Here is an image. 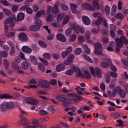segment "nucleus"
<instances>
[{
  "instance_id": "obj_1",
  "label": "nucleus",
  "mask_w": 128,
  "mask_h": 128,
  "mask_svg": "<svg viewBox=\"0 0 128 128\" xmlns=\"http://www.w3.org/2000/svg\"><path fill=\"white\" fill-rule=\"evenodd\" d=\"M14 107L13 103L11 102H5L2 103L0 105L1 111L5 112L7 110H10Z\"/></svg>"
},
{
  "instance_id": "obj_2",
  "label": "nucleus",
  "mask_w": 128,
  "mask_h": 128,
  "mask_svg": "<svg viewBox=\"0 0 128 128\" xmlns=\"http://www.w3.org/2000/svg\"><path fill=\"white\" fill-rule=\"evenodd\" d=\"M58 99L62 102V105L64 106H66V104H71L72 102L73 101L76 102V100L74 99H72L70 98H67L66 96L62 95L58 96L57 97Z\"/></svg>"
},
{
  "instance_id": "obj_3",
  "label": "nucleus",
  "mask_w": 128,
  "mask_h": 128,
  "mask_svg": "<svg viewBox=\"0 0 128 128\" xmlns=\"http://www.w3.org/2000/svg\"><path fill=\"white\" fill-rule=\"evenodd\" d=\"M116 41L117 46L119 48H122L123 46V44L125 45H128V40L125 37L121 36L120 38H116Z\"/></svg>"
},
{
  "instance_id": "obj_4",
  "label": "nucleus",
  "mask_w": 128,
  "mask_h": 128,
  "mask_svg": "<svg viewBox=\"0 0 128 128\" xmlns=\"http://www.w3.org/2000/svg\"><path fill=\"white\" fill-rule=\"evenodd\" d=\"M71 27L77 33H79L78 31L82 34H84L85 33V30L82 27L76 24H72Z\"/></svg>"
},
{
  "instance_id": "obj_5",
  "label": "nucleus",
  "mask_w": 128,
  "mask_h": 128,
  "mask_svg": "<svg viewBox=\"0 0 128 128\" xmlns=\"http://www.w3.org/2000/svg\"><path fill=\"white\" fill-rule=\"evenodd\" d=\"M95 54L96 55L100 54L102 51V45L100 43H97L95 45Z\"/></svg>"
},
{
  "instance_id": "obj_6",
  "label": "nucleus",
  "mask_w": 128,
  "mask_h": 128,
  "mask_svg": "<svg viewBox=\"0 0 128 128\" xmlns=\"http://www.w3.org/2000/svg\"><path fill=\"white\" fill-rule=\"evenodd\" d=\"M82 8L84 10H88L92 12L96 11V9L92 6L89 4L85 3L82 4Z\"/></svg>"
},
{
  "instance_id": "obj_7",
  "label": "nucleus",
  "mask_w": 128,
  "mask_h": 128,
  "mask_svg": "<svg viewBox=\"0 0 128 128\" xmlns=\"http://www.w3.org/2000/svg\"><path fill=\"white\" fill-rule=\"evenodd\" d=\"M38 84L40 88H47L49 86V82L45 80H40L38 82Z\"/></svg>"
},
{
  "instance_id": "obj_8",
  "label": "nucleus",
  "mask_w": 128,
  "mask_h": 128,
  "mask_svg": "<svg viewBox=\"0 0 128 128\" xmlns=\"http://www.w3.org/2000/svg\"><path fill=\"white\" fill-rule=\"evenodd\" d=\"M14 17H10L4 20V23L7 24H10V26L13 28L15 24V22H14Z\"/></svg>"
},
{
  "instance_id": "obj_9",
  "label": "nucleus",
  "mask_w": 128,
  "mask_h": 128,
  "mask_svg": "<svg viewBox=\"0 0 128 128\" xmlns=\"http://www.w3.org/2000/svg\"><path fill=\"white\" fill-rule=\"evenodd\" d=\"M26 101L28 104L34 105H36L38 104V100L33 98H28L26 99Z\"/></svg>"
},
{
  "instance_id": "obj_10",
  "label": "nucleus",
  "mask_w": 128,
  "mask_h": 128,
  "mask_svg": "<svg viewBox=\"0 0 128 128\" xmlns=\"http://www.w3.org/2000/svg\"><path fill=\"white\" fill-rule=\"evenodd\" d=\"M57 38L58 40L62 42H64L66 41V38L65 36L61 34H58L57 35Z\"/></svg>"
},
{
  "instance_id": "obj_11",
  "label": "nucleus",
  "mask_w": 128,
  "mask_h": 128,
  "mask_svg": "<svg viewBox=\"0 0 128 128\" xmlns=\"http://www.w3.org/2000/svg\"><path fill=\"white\" fill-rule=\"evenodd\" d=\"M22 50L24 53L27 54H30L32 52V49L27 46H24L22 48Z\"/></svg>"
},
{
  "instance_id": "obj_12",
  "label": "nucleus",
  "mask_w": 128,
  "mask_h": 128,
  "mask_svg": "<svg viewBox=\"0 0 128 128\" xmlns=\"http://www.w3.org/2000/svg\"><path fill=\"white\" fill-rule=\"evenodd\" d=\"M82 19L84 24L86 25H89L90 23V20L87 16H84L82 17Z\"/></svg>"
},
{
  "instance_id": "obj_13",
  "label": "nucleus",
  "mask_w": 128,
  "mask_h": 128,
  "mask_svg": "<svg viewBox=\"0 0 128 128\" xmlns=\"http://www.w3.org/2000/svg\"><path fill=\"white\" fill-rule=\"evenodd\" d=\"M7 43L11 47L12 49H14L15 48V49H16L17 50H19V46L17 44H16L15 45V46L14 43L12 41L10 40H8L7 41Z\"/></svg>"
},
{
  "instance_id": "obj_14",
  "label": "nucleus",
  "mask_w": 128,
  "mask_h": 128,
  "mask_svg": "<svg viewBox=\"0 0 128 128\" xmlns=\"http://www.w3.org/2000/svg\"><path fill=\"white\" fill-rule=\"evenodd\" d=\"M102 21V17L98 18L96 20L93 21L92 25L93 26H99L100 25Z\"/></svg>"
},
{
  "instance_id": "obj_15",
  "label": "nucleus",
  "mask_w": 128,
  "mask_h": 128,
  "mask_svg": "<svg viewBox=\"0 0 128 128\" xmlns=\"http://www.w3.org/2000/svg\"><path fill=\"white\" fill-rule=\"evenodd\" d=\"M65 66L64 65L62 64L58 65L56 68V70L57 72H60L64 70Z\"/></svg>"
},
{
  "instance_id": "obj_16",
  "label": "nucleus",
  "mask_w": 128,
  "mask_h": 128,
  "mask_svg": "<svg viewBox=\"0 0 128 128\" xmlns=\"http://www.w3.org/2000/svg\"><path fill=\"white\" fill-rule=\"evenodd\" d=\"M19 38L22 41H26L27 40L26 35L24 33H20L19 35Z\"/></svg>"
},
{
  "instance_id": "obj_17",
  "label": "nucleus",
  "mask_w": 128,
  "mask_h": 128,
  "mask_svg": "<svg viewBox=\"0 0 128 128\" xmlns=\"http://www.w3.org/2000/svg\"><path fill=\"white\" fill-rule=\"evenodd\" d=\"M77 6L75 4H70V8L72 13L74 14H76L77 12Z\"/></svg>"
},
{
  "instance_id": "obj_18",
  "label": "nucleus",
  "mask_w": 128,
  "mask_h": 128,
  "mask_svg": "<svg viewBox=\"0 0 128 128\" xmlns=\"http://www.w3.org/2000/svg\"><path fill=\"white\" fill-rule=\"evenodd\" d=\"M118 94L120 97L122 98H125L126 96V92L123 89L120 90V92H119Z\"/></svg>"
},
{
  "instance_id": "obj_19",
  "label": "nucleus",
  "mask_w": 128,
  "mask_h": 128,
  "mask_svg": "<svg viewBox=\"0 0 128 128\" xmlns=\"http://www.w3.org/2000/svg\"><path fill=\"white\" fill-rule=\"evenodd\" d=\"M24 14L22 12L19 13L18 15L17 19L19 21L23 20L24 18Z\"/></svg>"
},
{
  "instance_id": "obj_20",
  "label": "nucleus",
  "mask_w": 128,
  "mask_h": 128,
  "mask_svg": "<svg viewBox=\"0 0 128 128\" xmlns=\"http://www.w3.org/2000/svg\"><path fill=\"white\" fill-rule=\"evenodd\" d=\"M13 98V96L11 95L7 94H3L0 95V98L1 99H11Z\"/></svg>"
},
{
  "instance_id": "obj_21",
  "label": "nucleus",
  "mask_w": 128,
  "mask_h": 128,
  "mask_svg": "<svg viewBox=\"0 0 128 128\" xmlns=\"http://www.w3.org/2000/svg\"><path fill=\"white\" fill-rule=\"evenodd\" d=\"M32 125L33 126L34 128L36 127L39 123V122L36 118H33L32 119Z\"/></svg>"
},
{
  "instance_id": "obj_22",
  "label": "nucleus",
  "mask_w": 128,
  "mask_h": 128,
  "mask_svg": "<svg viewBox=\"0 0 128 128\" xmlns=\"http://www.w3.org/2000/svg\"><path fill=\"white\" fill-rule=\"evenodd\" d=\"M38 66L39 69L41 71L43 72H45L46 68L42 63H38Z\"/></svg>"
},
{
  "instance_id": "obj_23",
  "label": "nucleus",
  "mask_w": 128,
  "mask_h": 128,
  "mask_svg": "<svg viewBox=\"0 0 128 128\" xmlns=\"http://www.w3.org/2000/svg\"><path fill=\"white\" fill-rule=\"evenodd\" d=\"M30 29L32 31L37 32L40 29V28L37 26L35 24V25H33L30 27Z\"/></svg>"
},
{
  "instance_id": "obj_24",
  "label": "nucleus",
  "mask_w": 128,
  "mask_h": 128,
  "mask_svg": "<svg viewBox=\"0 0 128 128\" xmlns=\"http://www.w3.org/2000/svg\"><path fill=\"white\" fill-rule=\"evenodd\" d=\"M96 71L98 76L99 78H101L102 77V74L101 70L98 68H96Z\"/></svg>"
},
{
  "instance_id": "obj_25",
  "label": "nucleus",
  "mask_w": 128,
  "mask_h": 128,
  "mask_svg": "<svg viewBox=\"0 0 128 128\" xmlns=\"http://www.w3.org/2000/svg\"><path fill=\"white\" fill-rule=\"evenodd\" d=\"M52 12L53 14H56L59 12L58 6V5L56 4L52 10Z\"/></svg>"
},
{
  "instance_id": "obj_26",
  "label": "nucleus",
  "mask_w": 128,
  "mask_h": 128,
  "mask_svg": "<svg viewBox=\"0 0 128 128\" xmlns=\"http://www.w3.org/2000/svg\"><path fill=\"white\" fill-rule=\"evenodd\" d=\"M118 10L117 6L115 4L113 5L111 10V14L113 15L116 14Z\"/></svg>"
},
{
  "instance_id": "obj_27",
  "label": "nucleus",
  "mask_w": 128,
  "mask_h": 128,
  "mask_svg": "<svg viewBox=\"0 0 128 128\" xmlns=\"http://www.w3.org/2000/svg\"><path fill=\"white\" fill-rule=\"evenodd\" d=\"M22 68L25 70H27L28 68L29 64L26 61H24L22 62Z\"/></svg>"
},
{
  "instance_id": "obj_28",
  "label": "nucleus",
  "mask_w": 128,
  "mask_h": 128,
  "mask_svg": "<svg viewBox=\"0 0 128 128\" xmlns=\"http://www.w3.org/2000/svg\"><path fill=\"white\" fill-rule=\"evenodd\" d=\"M30 60L32 62L34 65L37 64V60L36 58L33 56H31L30 57Z\"/></svg>"
},
{
  "instance_id": "obj_29",
  "label": "nucleus",
  "mask_w": 128,
  "mask_h": 128,
  "mask_svg": "<svg viewBox=\"0 0 128 128\" xmlns=\"http://www.w3.org/2000/svg\"><path fill=\"white\" fill-rule=\"evenodd\" d=\"M8 53L6 51H2L0 52V56L1 57L6 58L8 57Z\"/></svg>"
},
{
  "instance_id": "obj_30",
  "label": "nucleus",
  "mask_w": 128,
  "mask_h": 128,
  "mask_svg": "<svg viewBox=\"0 0 128 128\" xmlns=\"http://www.w3.org/2000/svg\"><path fill=\"white\" fill-rule=\"evenodd\" d=\"M82 48L87 54H90V50L87 45H82Z\"/></svg>"
},
{
  "instance_id": "obj_31",
  "label": "nucleus",
  "mask_w": 128,
  "mask_h": 128,
  "mask_svg": "<svg viewBox=\"0 0 128 128\" xmlns=\"http://www.w3.org/2000/svg\"><path fill=\"white\" fill-rule=\"evenodd\" d=\"M25 114V113L24 112L22 111V114H20V116L23 122H26L28 121V120L26 118L22 116V115H24Z\"/></svg>"
},
{
  "instance_id": "obj_32",
  "label": "nucleus",
  "mask_w": 128,
  "mask_h": 128,
  "mask_svg": "<svg viewBox=\"0 0 128 128\" xmlns=\"http://www.w3.org/2000/svg\"><path fill=\"white\" fill-rule=\"evenodd\" d=\"M6 36L7 37L9 38L14 37L15 36V32H8L6 34Z\"/></svg>"
},
{
  "instance_id": "obj_33",
  "label": "nucleus",
  "mask_w": 128,
  "mask_h": 128,
  "mask_svg": "<svg viewBox=\"0 0 128 128\" xmlns=\"http://www.w3.org/2000/svg\"><path fill=\"white\" fill-rule=\"evenodd\" d=\"M72 34V29L70 28H68L66 31V36L68 37L70 36Z\"/></svg>"
},
{
  "instance_id": "obj_34",
  "label": "nucleus",
  "mask_w": 128,
  "mask_h": 128,
  "mask_svg": "<svg viewBox=\"0 0 128 128\" xmlns=\"http://www.w3.org/2000/svg\"><path fill=\"white\" fill-rule=\"evenodd\" d=\"M49 113L52 114L54 113L55 111V108L54 106H50L49 107L48 109Z\"/></svg>"
},
{
  "instance_id": "obj_35",
  "label": "nucleus",
  "mask_w": 128,
  "mask_h": 128,
  "mask_svg": "<svg viewBox=\"0 0 128 128\" xmlns=\"http://www.w3.org/2000/svg\"><path fill=\"white\" fill-rule=\"evenodd\" d=\"M38 44L44 48H46L47 46V44L44 42L42 41H39Z\"/></svg>"
},
{
  "instance_id": "obj_36",
  "label": "nucleus",
  "mask_w": 128,
  "mask_h": 128,
  "mask_svg": "<svg viewBox=\"0 0 128 128\" xmlns=\"http://www.w3.org/2000/svg\"><path fill=\"white\" fill-rule=\"evenodd\" d=\"M75 58V56L74 54H71L68 56V60L72 62L74 60Z\"/></svg>"
},
{
  "instance_id": "obj_37",
  "label": "nucleus",
  "mask_w": 128,
  "mask_h": 128,
  "mask_svg": "<svg viewBox=\"0 0 128 128\" xmlns=\"http://www.w3.org/2000/svg\"><path fill=\"white\" fill-rule=\"evenodd\" d=\"M60 6L62 10L65 11H66L69 9L68 7L64 3L61 4Z\"/></svg>"
},
{
  "instance_id": "obj_38",
  "label": "nucleus",
  "mask_w": 128,
  "mask_h": 128,
  "mask_svg": "<svg viewBox=\"0 0 128 128\" xmlns=\"http://www.w3.org/2000/svg\"><path fill=\"white\" fill-rule=\"evenodd\" d=\"M77 36L75 34H72L70 37L69 41L70 42H73L76 39Z\"/></svg>"
},
{
  "instance_id": "obj_39",
  "label": "nucleus",
  "mask_w": 128,
  "mask_h": 128,
  "mask_svg": "<svg viewBox=\"0 0 128 128\" xmlns=\"http://www.w3.org/2000/svg\"><path fill=\"white\" fill-rule=\"evenodd\" d=\"M35 24L40 28V27L42 25V22L40 20H36L35 22Z\"/></svg>"
},
{
  "instance_id": "obj_40",
  "label": "nucleus",
  "mask_w": 128,
  "mask_h": 128,
  "mask_svg": "<svg viewBox=\"0 0 128 128\" xmlns=\"http://www.w3.org/2000/svg\"><path fill=\"white\" fill-rule=\"evenodd\" d=\"M43 57L48 60H50L51 58V56L49 53H45L43 55Z\"/></svg>"
},
{
  "instance_id": "obj_41",
  "label": "nucleus",
  "mask_w": 128,
  "mask_h": 128,
  "mask_svg": "<svg viewBox=\"0 0 128 128\" xmlns=\"http://www.w3.org/2000/svg\"><path fill=\"white\" fill-rule=\"evenodd\" d=\"M64 16V14H59L57 16V20L58 22H60L63 19Z\"/></svg>"
},
{
  "instance_id": "obj_42",
  "label": "nucleus",
  "mask_w": 128,
  "mask_h": 128,
  "mask_svg": "<svg viewBox=\"0 0 128 128\" xmlns=\"http://www.w3.org/2000/svg\"><path fill=\"white\" fill-rule=\"evenodd\" d=\"M12 68L16 70H18L20 68V67H19L17 64L16 62H14L12 64Z\"/></svg>"
},
{
  "instance_id": "obj_43",
  "label": "nucleus",
  "mask_w": 128,
  "mask_h": 128,
  "mask_svg": "<svg viewBox=\"0 0 128 128\" xmlns=\"http://www.w3.org/2000/svg\"><path fill=\"white\" fill-rule=\"evenodd\" d=\"M70 19V16L68 15L67 16L65 17L62 22V24L64 25L66 24L68 22Z\"/></svg>"
},
{
  "instance_id": "obj_44",
  "label": "nucleus",
  "mask_w": 128,
  "mask_h": 128,
  "mask_svg": "<svg viewBox=\"0 0 128 128\" xmlns=\"http://www.w3.org/2000/svg\"><path fill=\"white\" fill-rule=\"evenodd\" d=\"M84 73L88 79H89L90 78L91 75L88 70H85L84 71Z\"/></svg>"
},
{
  "instance_id": "obj_45",
  "label": "nucleus",
  "mask_w": 128,
  "mask_h": 128,
  "mask_svg": "<svg viewBox=\"0 0 128 128\" xmlns=\"http://www.w3.org/2000/svg\"><path fill=\"white\" fill-rule=\"evenodd\" d=\"M78 42L80 44H82L84 40V38L82 36H80L78 38Z\"/></svg>"
},
{
  "instance_id": "obj_46",
  "label": "nucleus",
  "mask_w": 128,
  "mask_h": 128,
  "mask_svg": "<svg viewBox=\"0 0 128 128\" xmlns=\"http://www.w3.org/2000/svg\"><path fill=\"white\" fill-rule=\"evenodd\" d=\"M84 59L90 63H93L92 60L88 56L86 55H84Z\"/></svg>"
},
{
  "instance_id": "obj_47",
  "label": "nucleus",
  "mask_w": 128,
  "mask_h": 128,
  "mask_svg": "<svg viewBox=\"0 0 128 128\" xmlns=\"http://www.w3.org/2000/svg\"><path fill=\"white\" fill-rule=\"evenodd\" d=\"M105 12L106 14L108 15H109L110 14V8L109 6L108 5H106L105 8Z\"/></svg>"
},
{
  "instance_id": "obj_48",
  "label": "nucleus",
  "mask_w": 128,
  "mask_h": 128,
  "mask_svg": "<svg viewBox=\"0 0 128 128\" xmlns=\"http://www.w3.org/2000/svg\"><path fill=\"white\" fill-rule=\"evenodd\" d=\"M39 114H40L42 116H46L48 114V112L43 110H41L39 111Z\"/></svg>"
},
{
  "instance_id": "obj_49",
  "label": "nucleus",
  "mask_w": 128,
  "mask_h": 128,
  "mask_svg": "<svg viewBox=\"0 0 128 128\" xmlns=\"http://www.w3.org/2000/svg\"><path fill=\"white\" fill-rule=\"evenodd\" d=\"M24 128H34L32 124L30 123L24 124Z\"/></svg>"
},
{
  "instance_id": "obj_50",
  "label": "nucleus",
  "mask_w": 128,
  "mask_h": 128,
  "mask_svg": "<svg viewBox=\"0 0 128 128\" xmlns=\"http://www.w3.org/2000/svg\"><path fill=\"white\" fill-rule=\"evenodd\" d=\"M82 51V48H78L75 50L74 54L76 55H79L81 54Z\"/></svg>"
},
{
  "instance_id": "obj_51",
  "label": "nucleus",
  "mask_w": 128,
  "mask_h": 128,
  "mask_svg": "<svg viewBox=\"0 0 128 128\" xmlns=\"http://www.w3.org/2000/svg\"><path fill=\"white\" fill-rule=\"evenodd\" d=\"M39 59L41 62L43 63L45 65L47 66L48 65V63L46 60L41 58H39Z\"/></svg>"
},
{
  "instance_id": "obj_52",
  "label": "nucleus",
  "mask_w": 128,
  "mask_h": 128,
  "mask_svg": "<svg viewBox=\"0 0 128 128\" xmlns=\"http://www.w3.org/2000/svg\"><path fill=\"white\" fill-rule=\"evenodd\" d=\"M116 17L119 19L122 20L124 19V17L123 15L121 14H118L115 16Z\"/></svg>"
},
{
  "instance_id": "obj_53",
  "label": "nucleus",
  "mask_w": 128,
  "mask_h": 128,
  "mask_svg": "<svg viewBox=\"0 0 128 128\" xmlns=\"http://www.w3.org/2000/svg\"><path fill=\"white\" fill-rule=\"evenodd\" d=\"M0 2L2 3L4 5L6 6H10V4L6 0H2L0 1Z\"/></svg>"
},
{
  "instance_id": "obj_54",
  "label": "nucleus",
  "mask_w": 128,
  "mask_h": 128,
  "mask_svg": "<svg viewBox=\"0 0 128 128\" xmlns=\"http://www.w3.org/2000/svg\"><path fill=\"white\" fill-rule=\"evenodd\" d=\"M3 11L8 16H10L12 14L11 11L7 9H4L3 10Z\"/></svg>"
},
{
  "instance_id": "obj_55",
  "label": "nucleus",
  "mask_w": 128,
  "mask_h": 128,
  "mask_svg": "<svg viewBox=\"0 0 128 128\" xmlns=\"http://www.w3.org/2000/svg\"><path fill=\"white\" fill-rule=\"evenodd\" d=\"M117 92L115 90H113L112 92V94L110 95V96L109 98L110 99H111L112 98L115 97L116 96Z\"/></svg>"
},
{
  "instance_id": "obj_56",
  "label": "nucleus",
  "mask_w": 128,
  "mask_h": 128,
  "mask_svg": "<svg viewBox=\"0 0 128 128\" xmlns=\"http://www.w3.org/2000/svg\"><path fill=\"white\" fill-rule=\"evenodd\" d=\"M118 123V124L117 125V126L120 127H123L124 126V122L122 121L121 120H119L116 121Z\"/></svg>"
},
{
  "instance_id": "obj_57",
  "label": "nucleus",
  "mask_w": 128,
  "mask_h": 128,
  "mask_svg": "<svg viewBox=\"0 0 128 128\" xmlns=\"http://www.w3.org/2000/svg\"><path fill=\"white\" fill-rule=\"evenodd\" d=\"M85 37L86 38L88 39H90L91 37V34L90 32L89 31H87L85 33Z\"/></svg>"
},
{
  "instance_id": "obj_58",
  "label": "nucleus",
  "mask_w": 128,
  "mask_h": 128,
  "mask_svg": "<svg viewBox=\"0 0 128 128\" xmlns=\"http://www.w3.org/2000/svg\"><path fill=\"white\" fill-rule=\"evenodd\" d=\"M74 73V71L72 70H70L66 71L65 73L66 75L68 76H71Z\"/></svg>"
},
{
  "instance_id": "obj_59",
  "label": "nucleus",
  "mask_w": 128,
  "mask_h": 128,
  "mask_svg": "<svg viewBox=\"0 0 128 128\" xmlns=\"http://www.w3.org/2000/svg\"><path fill=\"white\" fill-rule=\"evenodd\" d=\"M54 17L53 15H49L46 19V21L48 22H49L52 20L54 19Z\"/></svg>"
},
{
  "instance_id": "obj_60",
  "label": "nucleus",
  "mask_w": 128,
  "mask_h": 128,
  "mask_svg": "<svg viewBox=\"0 0 128 128\" xmlns=\"http://www.w3.org/2000/svg\"><path fill=\"white\" fill-rule=\"evenodd\" d=\"M101 15V13L98 12H95L93 13V16L95 18H98Z\"/></svg>"
},
{
  "instance_id": "obj_61",
  "label": "nucleus",
  "mask_w": 128,
  "mask_h": 128,
  "mask_svg": "<svg viewBox=\"0 0 128 128\" xmlns=\"http://www.w3.org/2000/svg\"><path fill=\"white\" fill-rule=\"evenodd\" d=\"M101 65L104 68H107L109 66V64L105 62H102L101 63Z\"/></svg>"
},
{
  "instance_id": "obj_62",
  "label": "nucleus",
  "mask_w": 128,
  "mask_h": 128,
  "mask_svg": "<svg viewBox=\"0 0 128 128\" xmlns=\"http://www.w3.org/2000/svg\"><path fill=\"white\" fill-rule=\"evenodd\" d=\"M4 64L5 68L7 69L8 68L9 63L8 61L6 59L4 60Z\"/></svg>"
},
{
  "instance_id": "obj_63",
  "label": "nucleus",
  "mask_w": 128,
  "mask_h": 128,
  "mask_svg": "<svg viewBox=\"0 0 128 128\" xmlns=\"http://www.w3.org/2000/svg\"><path fill=\"white\" fill-rule=\"evenodd\" d=\"M26 11L27 13L30 14H32L33 12L32 9L28 7L26 8Z\"/></svg>"
},
{
  "instance_id": "obj_64",
  "label": "nucleus",
  "mask_w": 128,
  "mask_h": 128,
  "mask_svg": "<svg viewBox=\"0 0 128 128\" xmlns=\"http://www.w3.org/2000/svg\"><path fill=\"white\" fill-rule=\"evenodd\" d=\"M69 54L67 51H64L62 54V56L63 58H64L68 54Z\"/></svg>"
}]
</instances>
